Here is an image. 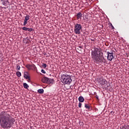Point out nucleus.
<instances>
[{
  "label": "nucleus",
  "mask_w": 129,
  "mask_h": 129,
  "mask_svg": "<svg viewBox=\"0 0 129 129\" xmlns=\"http://www.w3.org/2000/svg\"><path fill=\"white\" fill-rule=\"evenodd\" d=\"M15 122V119L10 114L6 113H0V124L3 128H8L11 123Z\"/></svg>",
  "instance_id": "nucleus-1"
},
{
  "label": "nucleus",
  "mask_w": 129,
  "mask_h": 129,
  "mask_svg": "<svg viewBox=\"0 0 129 129\" xmlns=\"http://www.w3.org/2000/svg\"><path fill=\"white\" fill-rule=\"evenodd\" d=\"M100 49L94 47V50L91 52V57L96 64H103L106 60L103 55H100Z\"/></svg>",
  "instance_id": "nucleus-2"
},
{
  "label": "nucleus",
  "mask_w": 129,
  "mask_h": 129,
  "mask_svg": "<svg viewBox=\"0 0 129 129\" xmlns=\"http://www.w3.org/2000/svg\"><path fill=\"white\" fill-rule=\"evenodd\" d=\"M61 82L64 83V84H70L72 82V80L71 79V77L68 76V75H63L61 76Z\"/></svg>",
  "instance_id": "nucleus-3"
},
{
  "label": "nucleus",
  "mask_w": 129,
  "mask_h": 129,
  "mask_svg": "<svg viewBox=\"0 0 129 129\" xmlns=\"http://www.w3.org/2000/svg\"><path fill=\"white\" fill-rule=\"evenodd\" d=\"M74 33L77 35H80L81 33V30H82V26L80 24H74Z\"/></svg>",
  "instance_id": "nucleus-4"
},
{
  "label": "nucleus",
  "mask_w": 129,
  "mask_h": 129,
  "mask_svg": "<svg viewBox=\"0 0 129 129\" xmlns=\"http://www.w3.org/2000/svg\"><path fill=\"white\" fill-rule=\"evenodd\" d=\"M41 82H42L43 83L51 84V83H53V82H54V80H53V79H49L46 77H43L41 79Z\"/></svg>",
  "instance_id": "nucleus-5"
},
{
  "label": "nucleus",
  "mask_w": 129,
  "mask_h": 129,
  "mask_svg": "<svg viewBox=\"0 0 129 129\" xmlns=\"http://www.w3.org/2000/svg\"><path fill=\"white\" fill-rule=\"evenodd\" d=\"M107 59L109 61H112V59L113 58V53L112 52H109V51H107Z\"/></svg>",
  "instance_id": "nucleus-6"
},
{
  "label": "nucleus",
  "mask_w": 129,
  "mask_h": 129,
  "mask_svg": "<svg viewBox=\"0 0 129 129\" xmlns=\"http://www.w3.org/2000/svg\"><path fill=\"white\" fill-rule=\"evenodd\" d=\"M24 77L25 78V79H29V78H30L29 73L25 72L24 73Z\"/></svg>",
  "instance_id": "nucleus-7"
},
{
  "label": "nucleus",
  "mask_w": 129,
  "mask_h": 129,
  "mask_svg": "<svg viewBox=\"0 0 129 129\" xmlns=\"http://www.w3.org/2000/svg\"><path fill=\"white\" fill-rule=\"evenodd\" d=\"M76 16L77 20H79V19H81V18H82V14L81 12H79L77 14Z\"/></svg>",
  "instance_id": "nucleus-8"
},
{
  "label": "nucleus",
  "mask_w": 129,
  "mask_h": 129,
  "mask_svg": "<svg viewBox=\"0 0 129 129\" xmlns=\"http://www.w3.org/2000/svg\"><path fill=\"white\" fill-rule=\"evenodd\" d=\"M102 85H104V86H106V85H107V81H106L105 79H102Z\"/></svg>",
  "instance_id": "nucleus-9"
},
{
  "label": "nucleus",
  "mask_w": 129,
  "mask_h": 129,
  "mask_svg": "<svg viewBox=\"0 0 129 129\" xmlns=\"http://www.w3.org/2000/svg\"><path fill=\"white\" fill-rule=\"evenodd\" d=\"M79 101H80V102H84V98H83L82 96L79 97Z\"/></svg>",
  "instance_id": "nucleus-10"
},
{
  "label": "nucleus",
  "mask_w": 129,
  "mask_h": 129,
  "mask_svg": "<svg viewBox=\"0 0 129 129\" xmlns=\"http://www.w3.org/2000/svg\"><path fill=\"white\" fill-rule=\"evenodd\" d=\"M38 92L42 94V93H44V89H40L38 90Z\"/></svg>",
  "instance_id": "nucleus-11"
},
{
  "label": "nucleus",
  "mask_w": 129,
  "mask_h": 129,
  "mask_svg": "<svg viewBox=\"0 0 129 129\" xmlns=\"http://www.w3.org/2000/svg\"><path fill=\"white\" fill-rule=\"evenodd\" d=\"M1 2L4 6L7 5V3H8V1H7V0H1Z\"/></svg>",
  "instance_id": "nucleus-12"
},
{
  "label": "nucleus",
  "mask_w": 129,
  "mask_h": 129,
  "mask_svg": "<svg viewBox=\"0 0 129 129\" xmlns=\"http://www.w3.org/2000/svg\"><path fill=\"white\" fill-rule=\"evenodd\" d=\"M16 75L18 77H21V76H22V74L20 72H17Z\"/></svg>",
  "instance_id": "nucleus-13"
},
{
  "label": "nucleus",
  "mask_w": 129,
  "mask_h": 129,
  "mask_svg": "<svg viewBox=\"0 0 129 129\" xmlns=\"http://www.w3.org/2000/svg\"><path fill=\"white\" fill-rule=\"evenodd\" d=\"M23 87H24V88L28 89L29 87V85L27 83H24L23 84Z\"/></svg>",
  "instance_id": "nucleus-14"
},
{
  "label": "nucleus",
  "mask_w": 129,
  "mask_h": 129,
  "mask_svg": "<svg viewBox=\"0 0 129 129\" xmlns=\"http://www.w3.org/2000/svg\"><path fill=\"white\" fill-rule=\"evenodd\" d=\"M20 69H21V67H20V65L17 64L16 70H17V71H20Z\"/></svg>",
  "instance_id": "nucleus-15"
},
{
  "label": "nucleus",
  "mask_w": 129,
  "mask_h": 129,
  "mask_svg": "<svg viewBox=\"0 0 129 129\" xmlns=\"http://www.w3.org/2000/svg\"><path fill=\"white\" fill-rule=\"evenodd\" d=\"M85 107L86 108H87L88 109H90V106L89 105H88V104H85Z\"/></svg>",
  "instance_id": "nucleus-16"
},
{
  "label": "nucleus",
  "mask_w": 129,
  "mask_h": 129,
  "mask_svg": "<svg viewBox=\"0 0 129 129\" xmlns=\"http://www.w3.org/2000/svg\"><path fill=\"white\" fill-rule=\"evenodd\" d=\"M25 19L26 20V21H29L30 20V15H27L25 17Z\"/></svg>",
  "instance_id": "nucleus-17"
},
{
  "label": "nucleus",
  "mask_w": 129,
  "mask_h": 129,
  "mask_svg": "<svg viewBox=\"0 0 129 129\" xmlns=\"http://www.w3.org/2000/svg\"><path fill=\"white\" fill-rule=\"evenodd\" d=\"M26 68H27V69H28V70H31V66L30 65V64H27L26 66Z\"/></svg>",
  "instance_id": "nucleus-18"
},
{
  "label": "nucleus",
  "mask_w": 129,
  "mask_h": 129,
  "mask_svg": "<svg viewBox=\"0 0 129 129\" xmlns=\"http://www.w3.org/2000/svg\"><path fill=\"white\" fill-rule=\"evenodd\" d=\"M28 24V21L24 19V23H23V26H26V25Z\"/></svg>",
  "instance_id": "nucleus-19"
},
{
  "label": "nucleus",
  "mask_w": 129,
  "mask_h": 129,
  "mask_svg": "<svg viewBox=\"0 0 129 129\" xmlns=\"http://www.w3.org/2000/svg\"><path fill=\"white\" fill-rule=\"evenodd\" d=\"M42 67H43V68H46V67H47V64H46V63H42Z\"/></svg>",
  "instance_id": "nucleus-20"
},
{
  "label": "nucleus",
  "mask_w": 129,
  "mask_h": 129,
  "mask_svg": "<svg viewBox=\"0 0 129 129\" xmlns=\"http://www.w3.org/2000/svg\"><path fill=\"white\" fill-rule=\"evenodd\" d=\"M27 31L28 32H33V29L32 28H27Z\"/></svg>",
  "instance_id": "nucleus-21"
},
{
  "label": "nucleus",
  "mask_w": 129,
  "mask_h": 129,
  "mask_svg": "<svg viewBox=\"0 0 129 129\" xmlns=\"http://www.w3.org/2000/svg\"><path fill=\"white\" fill-rule=\"evenodd\" d=\"M22 30H23L24 31H28V28H27V27H23L22 28Z\"/></svg>",
  "instance_id": "nucleus-22"
},
{
  "label": "nucleus",
  "mask_w": 129,
  "mask_h": 129,
  "mask_svg": "<svg viewBox=\"0 0 129 129\" xmlns=\"http://www.w3.org/2000/svg\"><path fill=\"white\" fill-rule=\"evenodd\" d=\"M122 129H129V125L125 126V127H123Z\"/></svg>",
  "instance_id": "nucleus-23"
},
{
  "label": "nucleus",
  "mask_w": 129,
  "mask_h": 129,
  "mask_svg": "<svg viewBox=\"0 0 129 129\" xmlns=\"http://www.w3.org/2000/svg\"><path fill=\"white\" fill-rule=\"evenodd\" d=\"M42 73H43V74H46V71L44 70H41Z\"/></svg>",
  "instance_id": "nucleus-24"
},
{
  "label": "nucleus",
  "mask_w": 129,
  "mask_h": 129,
  "mask_svg": "<svg viewBox=\"0 0 129 129\" xmlns=\"http://www.w3.org/2000/svg\"><path fill=\"white\" fill-rule=\"evenodd\" d=\"M81 105H82V103H81V102L79 103V107H81Z\"/></svg>",
  "instance_id": "nucleus-25"
},
{
  "label": "nucleus",
  "mask_w": 129,
  "mask_h": 129,
  "mask_svg": "<svg viewBox=\"0 0 129 129\" xmlns=\"http://www.w3.org/2000/svg\"><path fill=\"white\" fill-rule=\"evenodd\" d=\"M96 98H97V100H99V99L98 98V96L97 95H96Z\"/></svg>",
  "instance_id": "nucleus-26"
},
{
  "label": "nucleus",
  "mask_w": 129,
  "mask_h": 129,
  "mask_svg": "<svg viewBox=\"0 0 129 129\" xmlns=\"http://www.w3.org/2000/svg\"><path fill=\"white\" fill-rule=\"evenodd\" d=\"M80 124H81V125H83V122H80Z\"/></svg>",
  "instance_id": "nucleus-27"
},
{
  "label": "nucleus",
  "mask_w": 129,
  "mask_h": 129,
  "mask_svg": "<svg viewBox=\"0 0 129 129\" xmlns=\"http://www.w3.org/2000/svg\"><path fill=\"white\" fill-rule=\"evenodd\" d=\"M28 79V82H31V79H30V78Z\"/></svg>",
  "instance_id": "nucleus-28"
},
{
  "label": "nucleus",
  "mask_w": 129,
  "mask_h": 129,
  "mask_svg": "<svg viewBox=\"0 0 129 129\" xmlns=\"http://www.w3.org/2000/svg\"><path fill=\"white\" fill-rule=\"evenodd\" d=\"M111 27L112 29H114V27H113V25H112V24H111Z\"/></svg>",
  "instance_id": "nucleus-29"
},
{
  "label": "nucleus",
  "mask_w": 129,
  "mask_h": 129,
  "mask_svg": "<svg viewBox=\"0 0 129 129\" xmlns=\"http://www.w3.org/2000/svg\"><path fill=\"white\" fill-rule=\"evenodd\" d=\"M32 67H33V68H35L36 67V66H35V64H33Z\"/></svg>",
  "instance_id": "nucleus-30"
},
{
  "label": "nucleus",
  "mask_w": 129,
  "mask_h": 129,
  "mask_svg": "<svg viewBox=\"0 0 129 129\" xmlns=\"http://www.w3.org/2000/svg\"><path fill=\"white\" fill-rule=\"evenodd\" d=\"M91 41H92L93 42H94V39H91Z\"/></svg>",
  "instance_id": "nucleus-31"
}]
</instances>
